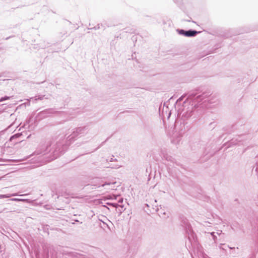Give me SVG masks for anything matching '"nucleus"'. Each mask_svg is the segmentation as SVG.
I'll return each instance as SVG.
<instances>
[{"label":"nucleus","mask_w":258,"mask_h":258,"mask_svg":"<svg viewBox=\"0 0 258 258\" xmlns=\"http://www.w3.org/2000/svg\"><path fill=\"white\" fill-rule=\"evenodd\" d=\"M88 132V127H79L75 129L73 133L68 137L67 140L64 138H60L54 144L51 143L49 146H52L51 150H53L52 153L55 158H57L59 155L67 149V147L76 138L81 137Z\"/></svg>","instance_id":"1"},{"label":"nucleus","mask_w":258,"mask_h":258,"mask_svg":"<svg viewBox=\"0 0 258 258\" xmlns=\"http://www.w3.org/2000/svg\"><path fill=\"white\" fill-rule=\"evenodd\" d=\"M178 33L180 35H184L186 37H194L195 36L200 32H198L196 30H189L188 31H185L184 30H177Z\"/></svg>","instance_id":"2"},{"label":"nucleus","mask_w":258,"mask_h":258,"mask_svg":"<svg viewBox=\"0 0 258 258\" xmlns=\"http://www.w3.org/2000/svg\"><path fill=\"white\" fill-rule=\"evenodd\" d=\"M115 182H105V183L102 184L101 186L102 187H106L105 189L107 190H113L115 189Z\"/></svg>","instance_id":"3"},{"label":"nucleus","mask_w":258,"mask_h":258,"mask_svg":"<svg viewBox=\"0 0 258 258\" xmlns=\"http://www.w3.org/2000/svg\"><path fill=\"white\" fill-rule=\"evenodd\" d=\"M53 113V110L51 109L44 110L39 113V115L42 117H48L49 114Z\"/></svg>","instance_id":"4"},{"label":"nucleus","mask_w":258,"mask_h":258,"mask_svg":"<svg viewBox=\"0 0 258 258\" xmlns=\"http://www.w3.org/2000/svg\"><path fill=\"white\" fill-rule=\"evenodd\" d=\"M29 122L30 121L25 123L23 127L26 129H27L28 131H32L34 129V126H33L32 125H30L29 124Z\"/></svg>","instance_id":"5"},{"label":"nucleus","mask_w":258,"mask_h":258,"mask_svg":"<svg viewBox=\"0 0 258 258\" xmlns=\"http://www.w3.org/2000/svg\"><path fill=\"white\" fill-rule=\"evenodd\" d=\"M108 205H111L114 207H115V208H117L118 207H121L122 208L124 207V206L122 205H120V204H117V203H107Z\"/></svg>","instance_id":"6"},{"label":"nucleus","mask_w":258,"mask_h":258,"mask_svg":"<svg viewBox=\"0 0 258 258\" xmlns=\"http://www.w3.org/2000/svg\"><path fill=\"white\" fill-rule=\"evenodd\" d=\"M21 135V134L18 133L14 135L10 138V141H12L15 138L19 137Z\"/></svg>","instance_id":"7"},{"label":"nucleus","mask_w":258,"mask_h":258,"mask_svg":"<svg viewBox=\"0 0 258 258\" xmlns=\"http://www.w3.org/2000/svg\"><path fill=\"white\" fill-rule=\"evenodd\" d=\"M12 196H15V195H0V199H4V198H8L11 197Z\"/></svg>","instance_id":"8"},{"label":"nucleus","mask_w":258,"mask_h":258,"mask_svg":"<svg viewBox=\"0 0 258 258\" xmlns=\"http://www.w3.org/2000/svg\"><path fill=\"white\" fill-rule=\"evenodd\" d=\"M109 167L111 168H113V169H118V168H120V167H121V165L116 164V165H110Z\"/></svg>","instance_id":"9"},{"label":"nucleus","mask_w":258,"mask_h":258,"mask_svg":"<svg viewBox=\"0 0 258 258\" xmlns=\"http://www.w3.org/2000/svg\"><path fill=\"white\" fill-rule=\"evenodd\" d=\"M11 98V97L6 96H5L4 97H2L0 99V101L2 102V101H4L5 100H7L10 99Z\"/></svg>","instance_id":"10"},{"label":"nucleus","mask_w":258,"mask_h":258,"mask_svg":"<svg viewBox=\"0 0 258 258\" xmlns=\"http://www.w3.org/2000/svg\"><path fill=\"white\" fill-rule=\"evenodd\" d=\"M44 97V96H42V95L36 96L35 97V100H42Z\"/></svg>","instance_id":"11"},{"label":"nucleus","mask_w":258,"mask_h":258,"mask_svg":"<svg viewBox=\"0 0 258 258\" xmlns=\"http://www.w3.org/2000/svg\"><path fill=\"white\" fill-rule=\"evenodd\" d=\"M191 115V111H190L189 113H185V112H183L182 114V116H184L185 117H188L190 116Z\"/></svg>","instance_id":"12"},{"label":"nucleus","mask_w":258,"mask_h":258,"mask_svg":"<svg viewBox=\"0 0 258 258\" xmlns=\"http://www.w3.org/2000/svg\"><path fill=\"white\" fill-rule=\"evenodd\" d=\"M203 98H204L203 95H199V96L197 97L196 99H197V101H198V99H203Z\"/></svg>","instance_id":"13"},{"label":"nucleus","mask_w":258,"mask_h":258,"mask_svg":"<svg viewBox=\"0 0 258 258\" xmlns=\"http://www.w3.org/2000/svg\"><path fill=\"white\" fill-rule=\"evenodd\" d=\"M211 234L213 236V238L214 240L215 241L216 236L214 235V232H211Z\"/></svg>","instance_id":"14"},{"label":"nucleus","mask_w":258,"mask_h":258,"mask_svg":"<svg viewBox=\"0 0 258 258\" xmlns=\"http://www.w3.org/2000/svg\"><path fill=\"white\" fill-rule=\"evenodd\" d=\"M11 200L15 201H24V200H23V199H13Z\"/></svg>","instance_id":"15"},{"label":"nucleus","mask_w":258,"mask_h":258,"mask_svg":"<svg viewBox=\"0 0 258 258\" xmlns=\"http://www.w3.org/2000/svg\"><path fill=\"white\" fill-rule=\"evenodd\" d=\"M186 228L187 230H189V231H190V229H191V227L189 225H187L186 226Z\"/></svg>","instance_id":"16"},{"label":"nucleus","mask_w":258,"mask_h":258,"mask_svg":"<svg viewBox=\"0 0 258 258\" xmlns=\"http://www.w3.org/2000/svg\"><path fill=\"white\" fill-rule=\"evenodd\" d=\"M123 199L122 198H121L118 201V204H120V205H121V203L123 202Z\"/></svg>","instance_id":"17"},{"label":"nucleus","mask_w":258,"mask_h":258,"mask_svg":"<svg viewBox=\"0 0 258 258\" xmlns=\"http://www.w3.org/2000/svg\"><path fill=\"white\" fill-rule=\"evenodd\" d=\"M158 212H159V215L160 216H161V215H165V212H163V213H162V212H160V211H159V209H158Z\"/></svg>","instance_id":"18"},{"label":"nucleus","mask_w":258,"mask_h":258,"mask_svg":"<svg viewBox=\"0 0 258 258\" xmlns=\"http://www.w3.org/2000/svg\"><path fill=\"white\" fill-rule=\"evenodd\" d=\"M183 98V96H182L181 97H180L177 100V102H178V101H180L182 100Z\"/></svg>","instance_id":"19"},{"label":"nucleus","mask_w":258,"mask_h":258,"mask_svg":"<svg viewBox=\"0 0 258 258\" xmlns=\"http://www.w3.org/2000/svg\"><path fill=\"white\" fill-rule=\"evenodd\" d=\"M74 117H69L65 120V121H68L70 120L71 119L73 118Z\"/></svg>","instance_id":"20"},{"label":"nucleus","mask_w":258,"mask_h":258,"mask_svg":"<svg viewBox=\"0 0 258 258\" xmlns=\"http://www.w3.org/2000/svg\"><path fill=\"white\" fill-rule=\"evenodd\" d=\"M50 150H49L48 147L47 148V149H46V152L48 153V152H50Z\"/></svg>","instance_id":"21"},{"label":"nucleus","mask_w":258,"mask_h":258,"mask_svg":"<svg viewBox=\"0 0 258 258\" xmlns=\"http://www.w3.org/2000/svg\"><path fill=\"white\" fill-rule=\"evenodd\" d=\"M256 164H258V156L256 157Z\"/></svg>","instance_id":"22"},{"label":"nucleus","mask_w":258,"mask_h":258,"mask_svg":"<svg viewBox=\"0 0 258 258\" xmlns=\"http://www.w3.org/2000/svg\"><path fill=\"white\" fill-rule=\"evenodd\" d=\"M217 233L218 235H220V234H221L222 233V231H219V232H218Z\"/></svg>","instance_id":"23"},{"label":"nucleus","mask_w":258,"mask_h":258,"mask_svg":"<svg viewBox=\"0 0 258 258\" xmlns=\"http://www.w3.org/2000/svg\"><path fill=\"white\" fill-rule=\"evenodd\" d=\"M223 245V244H220V246H219L220 248L224 249V248L223 247H222V245Z\"/></svg>","instance_id":"24"},{"label":"nucleus","mask_w":258,"mask_h":258,"mask_svg":"<svg viewBox=\"0 0 258 258\" xmlns=\"http://www.w3.org/2000/svg\"><path fill=\"white\" fill-rule=\"evenodd\" d=\"M114 161V159H113V158H111L110 159V162H112V161Z\"/></svg>","instance_id":"25"},{"label":"nucleus","mask_w":258,"mask_h":258,"mask_svg":"<svg viewBox=\"0 0 258 258\" xmlns=\"http://www.w3.org/2000/svg\"><path fill=\"white\" fill-rule=\"evenodd\" d=\"M170 158H171V157H169V159H168V158H166V159L167 160H169L170 159Z\"/></svg>","instance_id":"26"}]
</instances>
